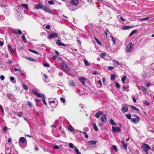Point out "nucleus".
I'll use <instances>...</instances> for the list:
<instances>
[{"label": "nucleus", "mask_w": 154, "mask_h": 154, "mask_svg": "<svg viewBox=\"0 0 154 154\" xmlns=\"http://www.w3.org/2000/svg\"><path fill=\"white\" fill-rule=\"evenodd\" d=\"M141 148L145 152H147L150 149L149 146L148 145L145 143H143V144L141 146Z\"/></svg>", "instance_id": "1"}, {"label": "nucleus", "mask_w": 154, "mask_h": 154, "mask_svg": "<svg viewBox=\"0 0 154 154\" xmlns=\"http://www.w3.org/2000/svg\"><path fill=\"white\" fill-rule=\"evenodd\" d=\"M133 46H132V43L130 42L126 46V51L128 53L131 52V49H132Z\"/></svg>", "instance_id": "2"}, {"label": "nucleus", "mask_w": 154, "mask_h": 154, "mask_svg": "<svg viewBox=\"0 0 154 154\" xmlns=\"http://www.w3.org/2000/svg\"><path fill=\"white\" fill-rule=\"evenodd\" d=\"M61 66L63 69L66 71H69L70 70L69 67L64 63H61Z\"/></svg>", "instance_id": "3"}, {"label": "nucleus", "mask_w": 154, "mask_h": 154, "mask_svg": "<svg viewBox=\"0 0 154 154\" xmlns=\"http://www.w3.org/2000/svg\"><path fill=\"white\" fill-rule=\"evenodd\" d=\"M42 10H43L45 11L48 12L51 14H52V12L51 10V9L49 8H47L44 5V7L43 8Z\"/></svg>", "instance_id": "4"}, {"label": "nucleus", "mask_w": 154, "mask_h": 154, "mask_svg": "<svg viewBox=\"0 0 154 154\" xmlns=\"http://www.w3.org/2000/svg\"><path fill=\"white\" fill-rule=\"evenodd\" d=\"M32 91L33 93H34L36 95V96L37 97H43L44 98H46V97L43 94L39 93L38 92L35 91Z\"/></svg>", "instance_id": "5"}, {"label": "nucleus", "mask_w": 154, "mask_h": 154, "mask_svg": "<svg viewBox=\"0 0 154 154\" xmlns=\"http://www.w3.org/2000/svg\"><path fill=\"white\" fill-rule=\"evenodd\" d=\"M79 2L78 0H71L70 1V4L72 5L77 6L79 4Z\"/></svg>", "instance_id": "6"}, {"label": "nucleus", "mask_w": 154, "mask_h": 154, "mask_svg": "<svg viewBox=\"0 0 154 154\" xmlns=\"http://www.w3.org/2000/svg\"><path fill=\"white\" fill-rule=\"evenodd\" d=\"M43 7L44 5H43L41 3H39L38 5H35V7L36 9H39V8H41L42 10Z\"/></svg>", "instance_id": "7"}, {"label": "nucleus", "mask_w": 154, "mask_h": 154, "mask_svg": "<svg viewBox=\"0 0 154 154\" xmlns=\"http://www.w3.org/2000/svg\"><path fill=\"white\" fill-rule=\"evenodd\" d=\"M13 33L17 34H19V35H21L22 34V31L20 29H18L17 30H12Z\"/></svg>", "instance_id": "8"}, {"label": "nucleus", "mask_w": 154, "mask_h": 154, "mask_svg": "<svg viewBox=\"0 0 154 154\" xmlns=\"http://www.w3.org/2000/svg\"><path fill=\"white\" fill-rule=\"evenodd\" d=\"M100 120L102 122H106L107 121L106 115L105 114L102 115L100 119Z\"/></svg>", "instance_id": "9"}, {"label": "nucleus", "mask_w": 154, "mask_h": 154, "mask_svg": "<svg viewBox=\"0 0 154 154\" xmlns=\"http://www.w3.org/2000/svg\"><path fill=\"white\" fill-rule=\"evenodd\" d=\"M136 117L137 118H132L131 119V121L133 123H138L139 121L140 118L138 116H134Z\"/></svg>", "instance_id": "10"}, {"label": "nucleus", "mask_w": 154, "mask_h": 154, "mask_svg": "<svg viewBox=\"0 0 154 154\" xmlns=\"http://www.w3.org/2000/svg\"><path fill=\"white\" fill-rule=\"evenodd\" d=\"M58 34L57 33H52L51 35H49L48 36V37L50 39H51L53 38H56L57 37Z\"/></svg>", "instance_id": "11"}, {"label": "nucleus", "mask_w": 154, "mask_h": 154, "mask_svg": "<svg viewBox=\"0 0 154 154\" xmlns=\"http://www.w3.org/2000/svg\"><path fill=\"white\" fill-rule=\"evenodd\" d=\"M79 80L82 82L83 85H85L84 82L86 80V79L84 77H81L79 78Z\"/></svg>", "instance_id": "12"}, {"label": "nucleus", "mask_w": 154, "mask_h": 154, "mask_svg": "<svg viewBox=\"0 0 154 154\" xmlns=\"http://www.w3.org/2000/svg\"><path fill=\"white\" fill-rule=\"evenodd\" d=\"M103 114V112H102L101 111H99L96 113L95 115V116L96 118H98Z\"/></svg>", "instance_id": "13"}, {"label": "nucleus", "mask_w": 154, "mask_h": 154, "mask_svg": "<svg viewBox=\"0 0 154 154\" xmlns=\"http://www.w3.org/2000/svg\"><path fill=\"white\" fill-rule=\"evenodd\" d=\"M19 141L21 142L22 143H27L26 140L24 137H20L19 139Z\"/></svg>", "instance_id": "14"}, {"label": "nucleus", "mask_w": 154, "mask_h": 154, "mask_svg": "<svg viewBox=\"0 0 154 154\" xmlns=\"http://www.w3.org/2000/svg\"><path fill=\"white\" fill-rule=\"evenodd\" d=\"M128 110V107L126 105L125 106L122 110V112L123 113H125V112H127Z\"/></svg>", "instance_id": "15"}, {"label": "nucleus", "mask_w": 154, "mask_h": 154, "mask_svg": "<svg viewBox=\"0 0 154 154\" xmlns=\"http://www.w3.org/2000/svg\"><path fill=\"white\" fill-rule=\"evenodd\" d=\"M8 48L9 50H10L11 52V54H13L14 53V51L12 49V47L11 45H8Z\"/></svg>", "instance_id": "16"}, {"label": "nucleus", "mask_w": 154, "mask_h": 154, "mask_svg": "<svg viewBox=\"0 0 154 154\" xmlns=\"http://www.w3.org/2000/svg\"><path fill=\"white\" fill-rule=\"evenodd\" d=\"M72 5H69V6H68L70 10L71 11H74L76 9V7L75 6L74 7V6H72Z\"/></svg>", "instance_id": "17"}, {"label": "nucleus", "mask_w": 154, "mask_h": 154, "mask_svg": "<svg viewBox=\"0 0 154 154\" xmlns=\"http://www.w3.org/2000/svg\"><path fill=\"white\" fill-rule=\"evenodd\" d=\"M121 143L122 144V146L125 150H126L127 149V145L126 144H125V143L123 141H121Z\"/></svg>", "instance_id": "18"}, {"label": "nucleus", "mask_w": 154, "mask_h": 154, "mask_svg": "<svg viewBox=\"0 0 154 154\" xmlns=\"http://www.w3.org/2000/svg\"><path fill=\"white\" fill-rule=\"evenodd\" d=\"M133 27V26H125L124 27H122V28L124 30L128 29H129Z\"/></svg>", "instance_id": "19"}, {"label": "nucleus", "mask_w": 154, "mask_h": 154, "mask_svg": "<svg viewBox=\"0 0 154 154\" xmlns=\"http://www.w3.org/2000/svg\"><path fill=\"white\" fill-rule=\"evenodd\" d=\"M69 85L71 86H73L75 85V82L73 81H70L69 82Z\"/></svg>", "instance_id": "20"}, {"label": "nucleus", "mask_w": 154, "mask_h": 154, "mask_svg": "<svg viewBox=\"0 0 154 154\" xmlns=\"http://www.w3.org/2000/svg\"><path fill=\"white\" fill-rule=\"evenodd\" d=\"M26 58L31 61H35L36 62L37 61V60L34 59L30 57H26Z\"/></svg>", "instance_id": "21"}, {"label": "nucleus", "mask_w": 154, "mask_h": 154, "mask_svg": "<svg viewBox=\"0 0 154 154\" xmlns=\"http://www.w3.org/2000/svg\"><path fill=\"white\" fill-rule=\"evenodd\" d=\"M126 77L125 76H124L121 79V81L123 84H125V81L126 80Z\"/></svg>", "instance_id": "22"}, {"label": "nucleus", "mask_w": 154, "mask_h": 154, "mask_svg": "<svg viewBox=\"0 0 154 154\" xmlns=\"http://www.w3.org/2000/svg\"><path fill=\"white\" fill-rule=\"evenodd\" d=\"M131 108L134 110H135L137 111H139V110L136 107L133 106H130Z\"/></svg>", "instance_id": "23"}, {"label": "nucleus", "mask_w": 154, "mask_h": 154, "mask_svg": "<svg viewBox=\"0 0 154 154\" xmlns=\"http://www.w3.org/2000/svg\"><path fill=\"white\" fill-rule=\"evenodd\" d=\"M89 143L91 145H95L97 143V142L94 140H91L89 142Z\"/></svg>", "instance_id": "24"}, {"label": "nucleus", "mask_w": 154, "mask_h": 154, "mask_svg": "<svg viewBox=\"0 0 154 154\" xmlns=\"http://www.w3.org/2000/svg\"><path fill=\"white\" fill-rule=\"evenodd\" d=\"M21 5L24 8H25L26 10H28L29 9L28 8V5L27 4H22Z\"/></svg>", "instance_id": "25"}, {"label": "nucleus", "mask_w": 154, "mask_h": 154, "mask_svg": "<svg viewBox=\"0 0 154 154\" xmlns=\"http://www.w3.org/2000/svg\"><path fill=\"white\" fill-rule=\"evenodd\" d=\"M93 129L95 131H97L98 130V128L97 127L96 124L95 123L93 124Z\"/></svg>", "instance_id": "26"}, {"label": "nucleus", "mask_w": 154, "mask_h": 154, "mask_svg": "<svg viewBox=\"0 0 154 154\" xmlns=\"http://www.w3.org/2000/svg\"><path fill=\"white\" fill-rule=\"evenodd\" d=\"M74 147L75 149H74V150L77 154H81V153L79 152V150L76 146H75Z\"/></svg>", "instance_id": "27"}, {"label": "nucleus", "mask_w": 154, "mask_h": 154, "mask_svg": "<svg viewBox=\"0 0 154 154\" xmlns=\"http://www.w3.org/2000/svg\"><path fill=\"white\" fill-rule=\"evenodd\" d=\"M84 63L85 64V66H89V63L87 61V60H86L85 59L84 60Z\"/></svg>", "instance_id": "28"}, {"label": "nucleus", "mask_w": 154, "mask_h": 154, "mask_svg": "<svg viewBox=\"0 0 154 154\" xmlns=\"http://www.w3.org/2000/svg\"><path fill=\"white\" fill-rule=\"evenodd\" d=\"M15 78L13 77H10V80L13 83H15L16 82V81L14 80Z\"/></svg>", "instance_id": "29"}, {"label": "nucleus", "mask_w": 154, "mask_h": 154, "mask_svg": "<svg viewBox=\"0 0 154 154\" xmlns=\"http://www.w3.org/2000/svg\"><path fill=\"white\" fill-rule=\"evenodd\" d=\"M137 31L136 30H133L132 32H131L129 36H131L134 34L136 33L137 32Z\"/></svg>", "instance_id": "30"}, {"label": "nucleus", "mask_w": 154, "mask_h": 154, "mask_svg": "<svg viewBox=\"0 0 154 154\" xmlns=\"http://www.w3.org/2000/svg\"><path fill=\"white\" fill-rule=\"evenodd\" d=\"M68 129L71 131H74V129L72 128V127L71 126L69 125L68 127Z\"/></svg>", "instance_id": "31"}, {"label": "nucleus", "mask_w": 154, "mask_h": 154, "mask_svg": "<svg viewBox=\"0 0 154 154\" xmlns=\"http://www.w3.org/2000/svg\"><path fill=\"white\" fill-rule=\"evenodd\" d=\"M56 43L59 46H66L65 45L61 42H56Z\"/></svg>", "instance_id": "32"}, {"label": "nucleus", "mask_w": 154, "mask_h": 154, "mask_svg": "<svg viewBox=\"0 0 154 154\" xmlns=\"http://www.w3.org/2000/svg\"><path fill=\"white\" fill-rule=\"evenodd\" d=\"M69 146L70 148H71L74 149H75L74 147H75V146H74V145L72 143H70L69 144Z\"/></svg>", "instance_id": "33"}, {"label": "nucleus", "mask_w": 154, "mask_h": 154, "mask_svg": "<svg viewBox=\"0 0 154 154\" xmlns=\"http://www.w3.org/2000/svg\"><path fill=\"white\" fill-rule=\"evenodd\" d=\"M112 149L116 151H117V148L115 145H112L111 147Z\"/></svg>", "instance_id": "34"}, {"label": "nucleus", "mask_w": 154, "mask_h": 154, "mask_svg": "<svg viewBox=\"0 0 154 154\" xmlns=\"http://www.w3.org/2000/svg\"><path fill=\"white\" fill-rule=\"evenodd\" d=\"M27 102L28 105L30 108H32V107L33 105L31 102L29 101H27Z\"/></svg>", "instance_id": "35"}, {"label": "nucleus", "mask_w": 154, "mask_h": 154, "mask_svg": "<svg viewBox=\"0 0 154 154\" xmlns=\"http://www.w3.org/2000/svg\"><path fill=\"white\" fill-rule=\"evenodd\" d=\"M48 4L50 5H52L54 4V1L51 0L48 2Z\"/></svg>", "instance_id": "36"}, {"label": "nucleus", "mask_w": 154, "mask_h": 154, "mask_svg": "<svg viewBox=\"0 0 154 154\" xmlns=\"http://www.w3.org/2000/svg\"><path fill=\"white\" fill-rule=\"evenodd\" d=\"M22 39L23 41L24 42L26 43V42L27 40H26V38L24 35H23L22 37Z\"/></svg>", "instance_id": "37"}, {"label": "nucleus", "mask_w": 154, "mask_h": 154, "mask_svg": "<svg viewBox=\"0 0 154 154\" xmlns=\"http://www.w3.org/2000/svg\"><path fill=\"white\" fill-rule=\"evenodd\" d=\"M110 121L111 124L112 125L116 126V125L112 119H110Z\"/></svg>", "instance_id": "38"}, {"label": "nucleus", "mask_w": 154, "mask_h": 154, "mask_svg": "<svg viewBox=\"0 0 154 154\" xmlns=\"http://www.w3.org/2000/svg\"><path fill=\"white\" fill-rule=\"evenodd\" d=\"M29 51L31 52H32V53H33L35 54H38L39 53L37 51H35L34 50H32L31 49H29Z\"/></svg>", "instance_id": "39"}, {"label": "nucleus", "mask_w": 154, "mask_h": 154, "mask_svg": "<svg viewBox=\"0 0 154 154\" xmlns=\"http://www.w3.org/2000/svg\"><path fill=\"white\" fill-rule=\"evenodd\" d=\"M126 117L129 119H131L132 118H131V116L130 114H128L127 115H125Z\"/></svg>", "instance_id": "40"}, {"label": "nucleus", "mask_w": 154, "mask_h": 154, "mask_svg": "<svg viewBox=\"0 0 154 154\" xmlns=\"http://www.w3.org/2000/svg\"><path fill=\"white\" fill-rule=\"evenodd\" d=\"M83 130L84 131V132H85L86 133V132L88 131H89V129L88 127H85L84 128Z\"/></svg>", "instance_id": "41"}, {"label": "nucleus", "mask_w": 154, "mask_h": 154, "mask_svg": "<svg viewBox=\"0 0 154 154\" xmlns=\"http://www.w3.org/2000/svg\"><path fill=\"white\" fill-rule=\"evenodd\" d=\"M94 38L96 41L97 42L98 44L100 45H101V43L99 41L98 39H97L96 38H95V37H94Z\"/></svg>", "instance_id": "42"}, {"label": "nucleus", "mask_w": 154, "mask_h": 154, "mask_svg": "<svg viewBox=\"0 0 154 154\" xmlns=\"http://www.w3.org/2000/svg\"><path fill=\"white\" fill-rule=\"evenodd\" d=\"M106 53H101L100 54V57L101 58H103L104 57L106 56Z\"/></svg>", "instance_id": "43"}, {"label": "nucleus", "mask_w": 154, "mask_h": 154, "mask_svg": "<svg viewBox=\"0 0 154 154\" xmlns=\"http://www.w3.org/2000/svg\"><path fill=\"white\" fill-rule=\"evenodd\" d=\"M115 75L113 74L111 76V80H114L115 79V78L116 77Z\"/></svg>", "instance_id": "44"}, {"label": "nucleus", "mask_w": 154, "mask_h": 154, "mask_svg": "<svg viewBox=\"0 0 154 154\" xmlns=\"http://www.w3.org/2000/svg\"><path fill=\"white\" fill-rule=\"evenodd\" d=\"M110 37L111 38L112 41L113 42V44H116V42L115 40V39H114V38H113V36H111Z\"/></svg>", "instance_id": "45"}, {"label": "nucleus", "mask_w": 154, "mask_h": 154, "mask_svg": "<svg viewBox=\"0 0 154 154\" xmlns=\"http://www.w3.org/2000/svg\"><path fill=\"white\" fill-rule=\"evenodd\" d=\"M113 62L115 64H116L118 65H119L120 63L117 61H116L115 60H113Z\"/></svg>", "instance_id": "46"}, {"label": "nucleus", "mask_w": 154, "mask_h": 154, "mask_svg": "<svg viewBox=\"0 0 154 154\" xmlns=\"http://www.w3.org/2000/svg\"><path fill=\"white\" fill-rule=\"evenodd\" d=\"M45 98H44V97H42V101H43V103L46 106L47 105V103H46V101L45 100Z\"/></svg>", "instance_id": "47"}, {"label": "nucleus", "mask_w": 154, "mask_h": 154, "mask_svg": "<svg viewBox=\"0 0 154 154\" xmlns=\"http://www.w3.org/2000/svg\"><path fill=\"white\" fill-rule=\"evenodd\" d=\"M23 88L26 90H27L28 89V87L27 85L23 84Z\"/></svg>", "instance_id": "48"}, {"label": "nucleus", "mask_w": 154, "mask_h": 154, "mask_svg": "<svg viewBox=\"0 0 154 154\" xmlns=\"http://www.w3.org/2000/svg\"><path fill=\"white\" fill-rule=\"evenodd\" d=\"M117 128L112 126V130L114 132H116V131Z\"/></svg>", "instance_id": "49"}, {"label": "nucleus", "mask_w": 154, "mask_h": 154, "mask_svg": "<svg viewBox=\"0 0 154 154\" xmlns=\"http://www.w3.org/2000/svg\"><path fill=\"white\" fill-rule=\"evenodd\" d=\"M43 65L47 67H49L50 66L49 64L48 63H44Z\"/></svg>", "instance_id": "50"}, {"label": "nucleus", "mask_w": 154, "mask_h": 154, "mask_svg": "<svg viewBox=\"0 0 154 154\" xmlns=\"http://www.w3.org/2000/svg\"><path fill=\"white\" fill-rule=\"evenodd\" d=\"M116 87L119 88L120 87V85L117 82H116Z\"/></svg>", "instance_id": "51"}, {"label": "nucleus", "mask_w": 154, "mask_h": 154, "mask_svg": "<svg viewBox=\"0 0 154 154\" xmlns=\"http://www.w3.org/2000/svg\"><path fill=\"white\" fill-rule=\"evenodd\" d=\"M149 17H146L140 19V20H144L149 19Z\"/></svg>", "instance_id": "52"}, {"label": "nucleus", "mask_w": 154, "mask_h": 154, "mask_svg": "<svg viewBox=\"0 0 154 154\" xmlns=\"http://www.w3.org/2000/svg\"><path fill=\"white\" fill-rule=\"evenodd\" d=\"M61 134H62L64 136V137H65L66 136V134L64 131H61Z\"/></svg>", "instance_id": "53"}, {"label": "nucleus", "mask_w": 154, "mask_h": 154, "mask_svg": "<svg viewBox=\"0 0 154 154\" xmlns=\"http://www.w3.org/2000/svg\"><path fill=\"white\" fill-rule=\"evenodd\" d=\"M7 129V128L6 127H5L3 128V132L5 133Z\"/></svg>", "instance_id": "54"}, {"label": "nucleus", "mask_w": 154, "mask_h": 154, "mask_svg": "<svg viewBox=\"0 0 154 154\" xmlns=\"http://www.w3.org/2000/svg\"><path fill=\"white\" fill-rule=\"evenodd\" d=\"M82 133L83 134H85V138H88V136L87 135V134L85 132H82Z\"/></svg>", "instance_id": "55"}, {"label": "nucleus", "mask_w": 154, "mask_h": 154, "mask_svg": "<svg viewBox=\"0 0 154 154\" xmlns=\"http://www.w3.org/2000/svg\"><path fill=\"white\" fill-rule=\"evenodd\" d=\"M0 78L2 80H3L5 79L4 76L3 75H1L0 76Z\"/></svg>", "instance_id": "56"}, {"label": "nucleus", "mask_w": 154, "mask_h": 154, "mask_svg": "<svg viewBox=\"0 0 154 154\" xmlns=\"http://www.w3.org/2000/svg\"><path fill=\"white\" fill-rule=\"evenodd\" d=\"M53 148H54V149H59V147L57 145H55V146H54L53 147Z\"/></svg>", "instance_id": "57"}, {"label": "nucleus", "mask_w": 154, "mask_h": 154, "mask_svg": "<svg viewBox=\"0 0 154 154\" xmlns=\"http://www.w3.org/2000/svg\"><path fill=\"white\" fill-rule=\"evenodd\" d=\"M143 103L144 104H146L147 106L149 105V104H148V102L146 100H143Z\"/></svg>", "instance_id": "58"}, {"label": "nucleus", "mask_w": 154, "mask_h": 154, "mask_svg": "<svg viewBox=\"0 0 154 154\" xmlns=\"http://www.w3.org/2000/svg\"><path fill=\"white\" fill-rule=\"evenodd\" d=\"M60 100L63 103H65V99L63 98H61L60 99Z\"/></svg>", "instance_id": "59"}, {"label": "nucleus", "mask_w": 154, "mask_h": 154, "mask_svg": "<svg viewBox=\"0 0 154 154\" xmlns=\"http://www.w3.org/2000/svg\"><path fill=\"white\" fill-rule=\"evenodd\" d=\"M35 100L36 102H41V100L38 98H36L35 99Z\"/></svg>", "instance_id": "60"}, {"label": "nucleus", "mask_w": 154, "mask_h": 154, "mask_svg": "<svg viewBox=\"0 0 154 154\" xmlns=\"http://www.w3.org/2000/svg\"><path fill=\"white\" fill-rule=\"evenodd\" d=\"M121 130L119 127H117L116 128V131L119 132L121 131Z\"/></svg>", "instance_id": "61"}, {"label": "nucleus", "mask_w": 154, "mask_h": 154, "mask_svg": "<svg viewBox=\"0 0 154 154\" xmlns=\"http://www.w3.org/2000/svg\"><path fill=\"white\" fill-rule=\"evenodd\" d=\"M97 83L100 85V87L102 86L101 82L100 80L97 81Z\"/></svg>", "instance_id": "62"}, {"label": "nucleus", "mask_w": 154, "mask_h": 154, "mask_svg": "<svg viewBox=\"0 0 154 154\" xmlns=\"http://www.w3.org/2000/svg\"><path fill=\"white\" fill-rule=\"evenodd\" d=\"M8 61L6 63L9 64H11L12 63H13L12 61H9V60H8Z\"/></svg>", "instance_id": "63"}, {"label": "nucleus", "mask_w": 154, "mask_h": 154, "mask_svg": "<svg viewBox=\"0 0 154 154\" xmlns=\"http://www.w3.org/2000/svg\"><path fill=\"white\" fill-rule=\"evenodd\" d=\"M58 56H57V55H56V56L53 57L52 58L54 60H56Z\"/></svg>", "instance_id": "64"}]
</instances>
